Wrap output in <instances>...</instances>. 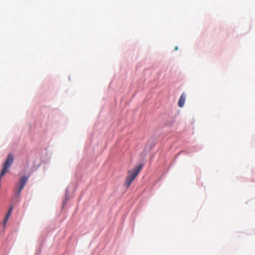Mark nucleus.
Listing matches in <instances>:
<instances>
[{"instance_id": "nucleus-4", "label": "nucleus", "mask_w": 255, "mask_h": 255, "mask_svg": "<svg viewBox=\"0 0 255 255\" xmlns=\"http://www.w3.org/2000/svg\"><path fill=\"white\" fill-rule=\"evenodd\" d=\"M12 209V207H10L9 209V210H8V212H7V214H6L5 217V219H4V224H5L7 222V220H8V218H9V216H10V214L11 213Z\"/></svg>"}, {"instance_id": "nucleus-5", "label": "nucleus", "mask_w": 255, "mask_h": 255, "mask_svg": "<svg viewBox=\"0 0 255 255\" xmlns=\"http://www.w3.org/2000/svg\"><path fill=\"white\" fill-rule=\"evenodd\" d=\"M178 49V47L177 46H176L175 48H174V50H177Z\"/></svg>"}, {"instance_id": "nucleus-2", "label": "nucleus", "mask_w": 255, "mask_h": 255, "mask_svg": "<svg viewBox=\"0 0 255 255\" xmlns=\"http://www.w3.org/2000/svg\"><path fill=\"white\" fill-rule=\"evenodd\" d=\"M28 177H26L25 176H24L22 177L19 181V186L18 187V189L17 191L16 192L15 194L17 196H19L21 190L23 189V187H24L25 185L26 184L27 181L28 180Z\"/></svg>"}, {"instance_id": "nucleus-3", "label": "nucleus", "mask_w": 255, "mask_h": 255, "mask_svg": "<svg viewBox=\"0 0 255 255\" xmlns=\"http://www.w3.org/2000/svg\"><path fill=\"white\" fill-rule=\"evenodd\" d=\"M185 99H186V95L184 94V93H182L179 98V100L178 103V105L179 107L182 108L183 107L184 103H185Z\"/></svg>"}, {"instance_id": "nucleus-1", "label": "nucleus", "mask_w": 255, "mask_h": 255, "mask_svg": "<svg viewBox=\"0 0 255 255\" xmlns=\"http://www.w3.org/2000/svg\"><path fill=\"white\" fill-rule=\"evenodd\" d=\"M142 166L143 165L142 164H139L132 170H129L128 172V176L125 183V185L126 187L128 188L130 186L131 183L139 174L140 171L142 168Z\"/></svg>"}]
</instances>
